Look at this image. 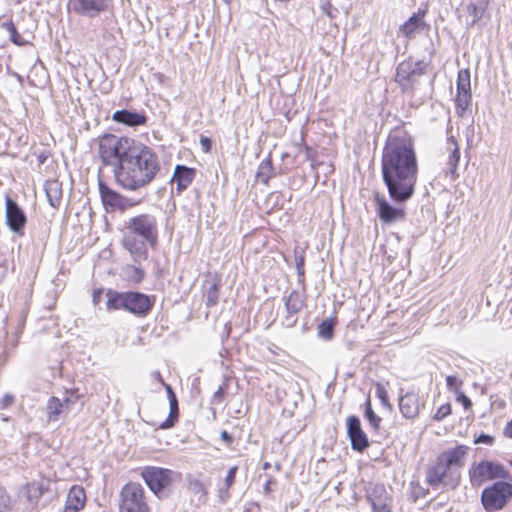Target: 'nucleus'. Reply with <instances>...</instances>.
I'll use <instances>...</instances> for the list:
<instances>
[{
	"instance_id": "nucleus-1",
	"label": "nucleus",
	"mask_w": 512,
	"mask_h": 512,
	"mask_svg": "<svg viewBox=\"0 0 512 512\" xmlns=\"http://www.w3.org/2000/svg\"><path fill=\"white\" fill-rule=\"evenodd\" d=\"M417 173V158L411 142L390 137L383 150L382 177L392 200L404 203L413 196Z\"/></svg>"
},
{
	"instance_id": "nucleus-2",
	"label": "nucleus",
	"mask_w": 512,
	"mask_h": 512,
	"mask_svg": "<svg viewBox=\"0 0 512 512\" xmlns=\"http://www.w3.org/2000/svg\"><path fill=\"white\" fill-rule=\"evenodd\" d=\"M160 168L156 152L141 142H135L121 165L115 169V178L123 189L136 191L151 183Z\"/></svg>"
},
{
	"instance_id": "nucleus-3",
	"label": "nucleus",
	"mask_w": 512,
	"mask_h": 512,
	"mask_svg": "<svg viewBox=\"0 0 512 512\" xmlns=\"http://www.w3.org/2000/svg\"><path fill=\"white\" fill-rule=\"evenodd\" d=\"M467 453V446L457 445L438 454L426 468L425 482L432 488L455 489L458 487Z\"/></svg>"
},
{
	"instance_id": "nucleus-4",
	"label": "nucleus",
	"mask_w": 512,
	"mask_h": 512,
	"mask_svg": "<svg viewBox=\"0 0 512 512\" xmlns=\"http://www.w3.org/2000/svg\"><path fill=\"white\" fill-rule=\"evenodd\" d=\"M158 241V221L149 213L131 217L125 223L123 246L134 262H141L148 257V245L154 246Z\"/></svg>"
},
{
	"instance_id": "nucleus-5",
	"label": "nucleus",
	"mask_w": 512,
	"mask_h": 512,
	"mask_svg": "<svg viewBox=\"0 0 512 512\" xmlns=\"http://www.w3.org/2000/svg\"><path fill=\"white\" fill-rule=\"evenodd\" d=\"M107 309H124L137 316H146L153 307L154 297H149L140 292L120 293L109 289L106 292Z\"/></svg>"
},
{
	"instance_id": "nucleus-6",
	"label": "nucleus",
	"mask_w": 512,
	"mask_h": 512,
	"mask_svg": "<svg viewBox=\"0 0 512 512\" xmlns=\"http://www.w3.org/2000/svg\"><path fill=\"white\" fill-rule=\"evenodd\" d=\"M135 142L127 137H118L112 134L104 135L99 142L100 157L105 164H111L113 160H117L118 165H121Z\"/></svg>"
},
{
	"instance_id": "nucleus-7",
	"label": "nucleus",
	"mask_w": 512,
	"mask_h": 512,
	"mask_svg": "<svg viewBox=\"0 0 512 512\" xmlns=\"http://www.w3.org/2000/svg\"><path fill=\"white\" fill-rule=\"evenodd\" d=\"M512 498V484L506 480L496 481L481 493V503L487 512L502 510Z\"/></svg>"
},
{
	"instance_id": "nucleus-8",
	"label": "nucleus",
	"mask_w": 512,
	"mask_h": 512,
	"mask_svg": "<svg viewBox=\"0 0 512 512\" xmlns=\"http://www.w3.org/2000/svg\"><path fill=\"white\" fill-rule=\"evenodd\" d=\"M469 478L473 487H479L487 481L511 479L508 470L495 461L483 460L469 469Z\"/></svg>"
},
{
	"instance_id": "nucleus-9",
	"label": "nucleus",
	"mask_w": 512,
	"mask_h": 512,
	"mask_svg": "<svg viewBox=\"0 0 512 512\" xmlns=\"http://www.w3.org/2000/svg\"><path fill=\"white\" fill-rule=\"evenodd\" d=\"M120 512H149L145 491L139 483H127L121 491Z\"/></svg>"
},
{
	"instance_id": "nucleus-10",
	"label": "nucleus",
	"mask_w": 512,
	"mask_h": 512,
	"mask_svg": "<svg viewBox=\"0 0 512 512\" xmlns=\"http://www.w3.org/2000/svg\"><path fill=\"white\" fill-rule=\"evenodd\" d=\"M176 475L172 470L153 466L145 467L141 472L147 486L158 496L171 487L173 477Z\"/></svg>"
},
{
	"instance_id": "nucleus-11",
	"label": "nucleus",
	"mask_w": 512,
	"mask_h": 512,
	"mask_svg": "<svg viewBox=\"0 0 512 512\" xmlns=\"http://www.w3.org/2000/svg\"><path fill=\"white\" fill-rule=\"evenodd\" d=\"M424 73L425 65L422 62L403 61L397 67L395 81L404 92H411L416 79Z\"/></svg>"
},
{
	"instance_id": "nucleus-12",
	"label": "nucleus",
	"mask_w": 512,
	"mask_h": 512,
	"mask_svg": "<svg viewBox=\"0 0 512 512\" xmlns=\"http://www.w3.org/2000/svg\"><path fill=\"white\" fill-rule=\"evenodd\" d=\"M112 0H68V10L86 18H96L108 11Z\"/></svg>"
},
{
	"instance_id": "nucleus-13",
	"label": "nucleus",
	"mask_w": 512,
	"mask_h": 512,
	"mask_svg": "<svg viewBox=\"0 0 512 512\" xmlns=\"http://www.w3.org/2000/svg\"><path fill=\"white\" fill-rule=\"evenodd\" d=\"M365 497L372 512H392V497L384 485L376 484L369 487Z\"/></svg>"
},
{
	"instance_id": "nucleus-14",
	"label": "nucleus",
	"mask_w": 512,
	"mask_h": 512,
	"mask_svg": "<svg viewBox=\"0 0 512 512\" xmlns=\"http://www.w3.org/2000/svg\"><path fill=\"white\" fill-rule=\"evenodd\" d=\"M5 216L8 227L19 236L24 234L26 215L9 195L5 196Z\"/></svg>"
},
{
	"instance_id": "nucleus-15",
	"label": "nucleus",
	"mask_w": 512,
	"mask_h": 512,
	"mask_svg": "<svg viewBox=\"0 0 512 512\" xmlns=\"http://www.w3.org/2000/svg\"><path fill=\"white\" fill-rule=\"evenodd\" d=\"M456 106L458 114L462 115L471 103V76L468 69H461L457 76Z\"/></svg>"
},
{
	"instance_id": "nucleus-16",
	"label": "nucleus",
	"mask_w": 512,
	"mask_h": 512,
	"mask_svg": "<svg viewBox=\"0 0 512 512\" xmlns=\"http://www.w3.org/2000/svg\"><path fill=\"white\" fill-rule=\"evenodd\" d=\"M99 193L101 200L105 206H109L113 209L126 210L134 207L137 202L127 198L118 192L109 188L104 182L99 181Z\"/></svg>"
},
{
	"instance_id": "nucleus-17",
	"label": "nucleus",
	"mask_w": 512,
	"mask_h": 512,
	"mask_svg": "<svg viewBox=\"0 0 512 512\" xmlns=\"http://www.w3.org/2000/svg\"><path fill=\"white\" fill-rule=\"evenodd\" d=\"M347 433L353 450L362 452L369 446L367 435L361 427L358 417L349 416L347 419Z\"/></svg>"
},
{
	"instance_id": "nucleus-18",
	"label": "nucleus",
	"mask_w": 512,
	"mask_h": 512,
	"mask_svg": "<svg viewBox=\"0 0 512 512\" xmlns=\"http://www.w3.org/2000/svg\"><path fill=\"white\" fill-rule=\"evenodd\" d=\"M375 201L378 206V215L381 221L391 224L396 221L403 220L405 212L402 208L392 206L388 203L384 196L379 193L375 194Z\"/></svg>"
},
{
	"instance_id": "nucleus-19",
	"label": "nucleus",
	"mask_w": 512,
	"mask_h": 512,
	"mask_svg": "<svg viewBox=\"0 0 512 512\" xmlns=\"http://www.w3.org/2000/svg\"><path fill=\"white\" fill-rule=\"evenodd\" d=\"M424 403L419 394L411 391L402 395L399 399V409L403 417L407 419H413L417 417L420 412L421 406Z\"/></svg>"
},
{
	"instance_id": "nucleus-20",
	"label": "nucleus",
	"mask_w": 512,
	"mask_h": 512,
	"mask_svg": "<svg viewBox=\"0 0 512 512\" xmlns=\"http://www.w3.org/2000/svg\"><path fill=\"white\" fill-rule=\"evenodd\" d=\"M305 305L304 297L301 293L296 290H293L285 301V308L287 315L285 317V322L288 327H293L297 322V315L303 309Z\"/></svg>"
},
{
	"instance_id": "nucleus-21",
	"label": "nucleus",
	"mask_w": 512,
	"mask_h": 512,
	"mask_svg": "<svg viewBox=\"0 0 512 512\" xmlns=\"http://www.w3.org/2000/svg\"><path fill=\"white\" fill-rule=\"evenodd\" d=\"M489 4L490 0H477L465 6V10L468 13V19L466 21L467 28L473 27L481 20Z\"/></svg>"
},
{
	"instance_id": "nucleus-22",
	"label": "nucleus",
	"mask_w": 512,
	"mask_h": 512,
	"mask_svg": "<svg viewBox=\"0 0 512 512\" xmlns=\"http://www.w3.org/2000/svg\"><path fill=\"white\" fill-rule=\"evenodd\" d=\"M86 494L81 486L74 485L67 496L64 512H78L85 505Z\"/></svg>"
},
{
	"instance_id": "nucleus-23",
	"label": "nucleus",
	"mask_w": 512,
	"mask_h": 512,
	"mask_svg": "<svg viewBox=\"0 0 512 512\" xmlns=\"http://www.w3.org/2000/svg\"><path fill=\"white\" fill-rule=\"evenodd\" d=\"M112 119L118 123L125 124L130 127L144 125L147 118L144 114L132 112L129 110H118L112 115Z\"/></svg>"
},
{
	"instance_id": "nucleus-24",
	"label": "nucleus",
	"mask_w": 512,
	"mask_h": 512,
	"mask_svg": "<svg viewBox=\"0 0 512 512\" xmlns=\"http://www.w3.org/2000/svg\"><path fill=\"white\" fill-rule=\"evenodd\" d=\"M194 177L195 170L193 168L178 165L175 168L172 182L176 183L178 191H183L192 183Z\"/></svg>"
},
{
	"instance_id": "nucleus-25",
	"label": "nucleus",
	"mask_w": 512,
	"mask_h": 512,
	"mask_svg": "<svg viewBox=\"0 0 512 512\" xmlns=\"http://www.w3.org/2000/svg\"><path fill=\"white\" fill-rule=\"evenodd\" d=\"M446 148L449 151V156L447 160L449 173L451 175V178L455 180L458 177L457 167L460 160V150L458 144L454 140V137H450L447 139Z\"/></svg>"
},
{
	"instance_id": "nucleus-26",
	"label": "nucleus",
	"mask_w": 512,
	"mask_h": 512,
	"mask_svg": "<svg viewBox=\"0 0 512 512\" xmlns=\"http://www.w3.org/2000/svg\"><path fill=\"white\" fill-rule=\"evenodd\" d=\"M45 192L49 204L56 208L62 200V184L58 180H48L45 183Z\"/></svg>"
},
{
	"instance_id": "nucleus-27",
	"label": "nucleus",
	"mask_w": 512,
	"mask_h": 512,
	"mask_svg": "<svg viewBox=\"0 0 512 512\" xmlns=\"http://www.w3.org/2000/svg\"><path fill=\"white\" fill-rule=\"evenodd\" d=\"M424 25L423 17L419 14H413L403 25L400 26V32L412 38L418 33Z\"/></svg>"
},
{
	"instance_id": "nucleus-28",
	"label": "nucleus",
	"mask_w": 512,
	"mask_h": 512,
	"mask_svg": "<svg viewBox=\"0 0 512 512\" xmlns=\"http://www.w3.org/2000/svg\"><path fill=\"white\" fill-rule=\"evenodd\" d=\"M43 494L44 488L38 482L28 483L21 490V495L24 496L32 505L37 504Z\"/></svg>"
},
{
	"instance_id": "nucleus-29",
	"label": "nucleus",
	"mask_w": 512,
	"mask_h": 512,
	"mask_svg": "<svg viewBox=\"0 0 512 512\" xmlns=\"http://www.w3.org/2000/svg\"><path fill=\"white\" fill-rule=\"evenodd\" d=\"M48 420L58 421L60 415L65 412L64 404L61 403V399L57 397H51L47 402Z\"/></svg>"
},
{
	"instance_id": "nucleus-30",
	"label": "nucleus",
	"mask_w": 512,
	"mask_h": 512,
	"mask_svg": "<svg viewBox=\"0 0 512 512\" xmlns=\"http://www.w3.org/2000/svg\"><path fill=\"white\" fill-rule=\"evenodd\" d=\"M219 285L215 281H207L205 283V292L204 295L206 297V305L208 307H213L218 303Z\"/></svg>"
},
{
	"instance_id": "nucleus-31",
	"label": "nucleus",
	"mask_w": 512,
	"mask_h": 512,
	"mask_svg": "<svg viewBox=\"0 0 512 512\" xmlns=\"http://www.w3.org/2000/svg\"><path fill=\"white\" fill-rule=\"evenodd\" d=\"M272 175V163L270 159H265L259 164L256 177L259 181L264 184L268 183V180Z\"/></svg>"
},
{
	"instance_id": "nucleus-32",
	"label": "nucleus",
	"mask_w": 512,
	"mask_h": 512,
	"mask_svg": "<svg viewBox=\"0 0 512 512\" xmlns=\"http://www.w3.org/2000/svg\"><path fill=\"white\" fill-rule=\"evenodd\" d=\"M170 412L168 418L161 424V428L167 429L174 425L175 421L178 418V401L176 397H171L169 399Z\"/></svg>"
},
{
	"instance_id": "nucleus-33",
	"label": "nucleus",
	"mask_w": 512,
	"mask_h": 512,
	"mask_svg": "<svg viewBox=\"0 0 512 512\" xmlns=\"http://www.w3.org/2000/svg\"><path fill=\"white\" fill-rule=\"evenodd\" d=\"M334 323L332 319L322 321L318 326L319 336L324 339H331L333 336Z\"/></svg>"
},
{
	"instance_id": "nucleus-34",
	"label": "nucleus",
	"mask_w": 512,
	"mask_h": 512,
	"mask_svg": "<svg viewBox=\"0 0 512 512\" xmlns=\"http://www.w3.org/2000/svg\"><path fill=\"white\" fill-rule=\"evenodd\" d=\"M237 470H238L237 466H233L228 470L227 475L225 477V481H224V487L220 488L221 496L223 494H225L226 497L228 496V490L234 484Z\"/></svg>"
},
{
	"instance_id": "nucleus-35",
	"label": "nucleus",
	"mask_w": 512,
	"mask_h": 512,
	"mask_svg": "<svg viewBox=\"0 0 512 512\" xmlns=\"http://www.w3.org/2000/svg\"><path fill=\"white\" fill-rule=\"evenodd\" d=\"M3 27L8 31L10 35V39L13 43L17 45H23L25 41H23L21 35L17 32V29L13 22H4Z\"/></svg>"
},
{
	"instance_id": "nucleus-36",
	"label": "nucleus",
	"mask_w": 512,
	"mask_h": 512,
	"mask_svg": "<svg viewBox=\"0 0 512 512\" xmlns=\"http://www.w3.org/2000/svg\"><path fill=\"white\" fill-rule=\"evenodd\" d=\"M365 417L367 418L368 422L374 429L379 428L381 418L374 413L370 400L366 402Z\"/></svg>"
},
{
	"instance_id": "nucleus-37",
	"label": "nucleus",
	"mask_w": 512,
	"mask_h": 512,
	"mask_svg": "<svg viewBox=\"0 0 512 512\" xmlns=\"http://www.w3.org/2000/svg\"><path fill=\"white\" fill-rule=\"evenodd\" d=\"M376 396L381 401L382 406L391 408V404L389 402L388 393L385 387L381 383H376Z\"/></svg>"
},
{
	"instance_id": "nucleus-38",
	"label": "nucleus",
	"mask_w": 512,
	"mask_h": 512,
	"mask_svg": "<svg viewBox=\"0 0 512 512\" xmlns=\"http://www.w3.org/2000/svg\"><path fill=\"white\" fill-rule=\"evenodd\" d=\"M446 384H447V387L450 391H453L455 393H459L461 392L460 391V388L462 386V381L459 380L457 377L455 376H447L446 377Z\"/></svg>"
},
{
	"instance_id": "nucleus-39",
	"label": "nucleus",
	"mask_w": 512,
	"mask_h": 512,
	"mask_svg": "<svg viewBox=\"0 0 512 512\" xmlns=\"http://www.w3.org/2000/svg\"><path fill=\"white\" fill-rule=\"evenodd\" d=\"M451 404L449 403H446V404H443L441 405L437 412L435 413L434 415V419L437 420V421H441L443 420L445 417H447L448 415L451 414Z\"/></svg>"
},
{
	"instance_id": "nucleus-40",
	"label": "nucleus",
	"mask_w": 512,
	"mask_h": 512,
	"mask_svg": "<svg viewBox=\"0 0 512 512\" xmlns=\"http://www.w3.org/2000/svg\"><path fill=\"white\" fill-rule=\"evenodd\" d=\"M77 390L71 391V397H65L63 400H61V403L64 404V410L69 411L71 409V406L76 403V401L79 398V395L76 394Z\"/></svg>"
},
{
	"instance_id": "nucleus-41",
	"label": "nucleus",
	"mask_w": 512,
	"mask_h": 512,
	"mask_svg": "<svg viewBox=\"0 0 512 512\" xmlns=\"http://www.w3.org/2000/svg\"><path fill=\"white\" fill-rule=\"evenodd\" d=\"M10 505V497L6 493V491L0 487V512H4L9 508Z\"/></svg>"
},
{
	"instance_id": "nucleus-42",
	"label": "nucleus",
	"mask_w": 512,
	"mask_h": 512,
	"mask_svg": "<svg viewBox=\"0 0 512 512\" xmlns=\"http://www.w3.org/2000/svg\"><path fill=\"white\" fill-rule=\"evenodd\" d=\"M296 268H297V274L299 277V281H304V258L303 257H296Z\"/></svg>"
},
{
	"instance_id": "nucleus-43",
	"label": "nucleus",
	"mask_w": 512,
	"mask_h": 512,
	"mask_svg": "<svg viewBox=\"0 0 512 512\" xmlns=\"http://www.w3.org/2000/svg\"><path fill=\"white\" fill-rule=\"evenodd\" d=\"M14 403V396L7 393L0 398V410L10 407Z\"/></svg>"
},
{
	"instance_id": "nucleus-44",
	"label": "nucleus",
	"mask_w": 512,
	"mask_h": 512,
	"mask_svg": "<svg viewBox=\"0 0 512 512\" xmlns=\"http://www.w3.org/2000/svg\"><path fill=\"white\" fill-rule=\"evenodd\" d=\"M475 443L492 445L494 443V437L487 434H481L475 439Z\"/></svg>"
},
{
	"instance_id": "nucleus-45",
	"label": "nucleus",
	"mask_w": 512,
	"mask_h": 512,
	"mask_svg": "<svg viewBox=\"0 0 512 512\" xmlns=\"http://www.w3.org/2000/svg\"><path fill=\"white\" fill-rule=\"evenodd\" d=\"M458 397L457 400L462 403L465 409H469L472 406L471 400L462 392L457 393Z\"/></svg>"
},
{
	"instance_id": "nucleus-46",
	"label": "nucleus",
	"mask_w": 512,
	"mask_h": 512,
	"mask_svg": "<svg viewBox=\"0 0 512 512\" xmlns=\"http://www.w3.org/2000/svg\"><path fill=\"white\" fill-rule=\"evenodd\" d=\"M200 144L202 146V149L204 150V152L208 153L211 149V140L210 138L206 137V136H201L200 137Z\"/></svg>"
},
{
	"instance_id": "nucleus-47",
	"label": "nucleus",
	"mask_w": 512,
	"mask_h": 512,
	"mask_svg": "<svg viewBox=\"0 0 512 512\" xmlns=\"http://www.w3.org/2000/svg\"><path fill=\"white\" fill-rule=\"evenodd\" d=\"M102 294H103L102 289H97V290L93 291L92 302L94 305H98L100 303Z\"/></svg>"
},
{
	"instance_id": "nucleus-48",
	"label": "nucleus",
	"mask_w": 512,
	"mask_h": 512,
	"mask_svg": "<svg viewBox=\"0 0 512 512\" xmlns=\"http://www.w3.org/2000/svg\"><path fill=\"white\" fill-rule=\"evenodd\" d=\"M504 434L506 437L512 439V420L506 425Z\"/></svg>"
},
{
	"instance_id": "nucleus-49",
	"label": "nucleus",
	"mask_w": 512,
	"mask_h": 512,
	"mask_svg": "<svg viewBox=\"0 0 512 512\" xmlns=\"http://www.w3.org/2000/svg\"><path fill=\"white\" fill-rule=\"evenodd\" d=\"M221 439H223L227 443H231L233 441L232 436L225 430L221 432Z\"/></svg>"
},
{
	"instance_id": "nucleus-50",
	"label": "nucleus",
	"mask_w": 512,
	"mask_h": 512,
	"mask_svg": "<svg viewBox=\"0 0 512 512\" xmlns=\"http://www.w3.org/2000/svg\"><path fill=\"white\" fill-rule=\"evenodd\" d=\"M163 385H164V387H165V389H166V392H167V394H168V399H171V397H176V395H175V393H174V391L172 390V388H171V386H170V385L165 384V383H164Z\"/></svg>"
},
{
	"instance_id": "nucleus-51",
	"label": "nucleus",
	"mask_w": 512,
	"mask_h": 512,
	"mask_svg": "<svg viewBox=\"0 0 512 512\" xmlns=\"http://www.w3.org/2000/svg\"><path fill=\"white\" fill-rule=\"evenodd\" d=\"M163 385H164V387H165V389H166V392H167V394H168V399H171V397H176V395H175V393H174V391L172 390V388H171V386H170V385L165 384V383H164Z\"/></svg>"
},
{
	"instance_id": "nucleus-52",
	"label": "nucleus",
	"mask_w": 512,
	"mask_h": 512,
	"mask_svg": "<svg viewBox=\"0 0 512 512\" xmlns=\"http://www.w3.org/2000/svg\"><path fill=\"white\" fill-rule=\"evenodd\" d=\"M416 497L424 496L425 492L424 489L420 486L417 487V490L414 492Z\"/></svg>"
},
{
	"instance_id": "nucleus-53",
	"label": "nucleus",
	"mask_w": 512,
	"mask_h": 512,
	"mask_svg": "<svg viewBox=\"0 0 512 512\" xmlns=\"http://www.w3.org/2000/svg\"><path fill=\"white\" fill-rule=\"evenodd\" d=\"M134 271H135V274L137 275L136 280L140 281L143 278L142 270H140L139 268H135Z\"/></svg>"
},
{
	"instance_id": "nucleus-54",
	"label": "nucleus",
	"mask_w": 512,
	"mask_h": 512,
	"mask_svg": "<svg viewBox=\"0 0 512 512\" xmlns=\"http://www.w3.org/2000/svg\"><path fill=\"white\" fill-rule=\"evenodd\" d=\"M156 379H158L162 384H164V381L159 373H157Z\"/></svg>"
},
{
	"instance_id": "nucleus-55",
	"label": "nucleus",
	"mask_w": 512,
	"mask_h": 512,
	"mask_svg": "<svg viewBox=\"0 0 512 512\" xmlns=\"http://www.w3.org/2000/svg\"><path fill=\"white\" fill-rule=\"evenodd\" d=\"M270 467L269 463H265L263 469H268Z\"/></svg>"
},
{
	"instance_id": "nucleus-56",
	"label": "nucleus",
	"mask_w": 512,
	"mask_h": 512,
	"mask_svg": "<svg viewBox=\"0 0 512 512\" xmlns=\"http://www.w3.org/2000/svg\"><path fill=\"white\" fill-rule=\"evenodd\" d=\"M265 489H266V490H268V489H269V483H267V484L265 485Z\"/></svg>"
},
{
	"instance_id": "nucleus-57",
	"label": "nucleus",
	"mask_w": 512,
	"mask_h": 512,
	"mask_svg": "<svg viewBox=\"0 0 512 512\" xmlns=\"http://www.w3.org/2000/svg\"><path fill=\"white\" fill-rule=\"evenodd\" d=\"M510 465L512 466V459L510 460Z\"/></svg>"
}]
</instances>
